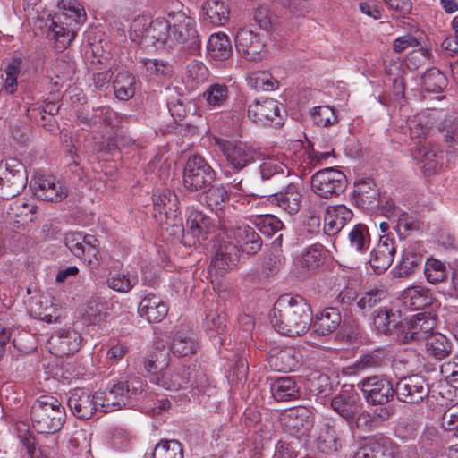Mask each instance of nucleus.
<instances>
[{
	"label": "nucleus",
	"mask_w": 458,
	"mask_h": 458,
	"mask_svg": "<svg viewBox=\"0 0 458 458\" xmlns=\"http://www.w3.org/2000/svg\"><path fill=\"white\" fill-rule=\"evenodd\" d=\"M312 320L310 304L301 296H282L270 313L273 327L281 335L291 337L308 332Z\"/></svg>",
	"instance_id": "nucleus-1"
},
{
	"label": "nucleus",
	"mask_w": 458,
	"mask_h": 458,
	"mask_svg": "<svg viewBox=\"0 0 458 458\" xmlns=\"http://www.w3.org/2000/svg\"><path fill=\"white\" fill-rule=\"evenodd\" d=\"M59 4L68 13L55 14L47 21L46 25L49 29L48 38L54 41V47L61 51L73 40L78 25L84 21L85 11L76 1H62Z\"/></svg>",
	"instance_id": "nucleus-2"
},
{
	"label": "nucleus",
	"mask_w": 458,
	"mask_h": 458,
	"mask_svg": "<svg viewBox=\"0 0 458 458\" xmlns=\"http://www.w3.org/2000/svg\"><path fill=\"white\" fill-rule=\"evenodd\" d=\"M65 419L64 408L54 396L41 395L30 407L31 424L38 433L54 434L59 431Z\"/></svg>",
	"instance_id": "nucleus-3"
},
{
	"label": "nucleus",
	"mask_w": 458,
	"mask_h": 458,
	"mask_svg": "<svg viewBox=\"0 0 458 458\" xmlns=\"http://www.w3.org/2000/svg\"><path fill=\"white\" fill-rule=\"evenodd\" d=\"M143 381L140 377L131 376L118 380L106 392H96L98 407L104 413L112 412L126 406L129 402L143 391Z\"/></svg>",
	"instance_id": "nucleus-4"
},
{
	"label": "nucleus",
	"mask_w": 458,
	"mask_h": 458,
	"mask_svg": "<svg viewBox=\"0 0 458 458\" xmlns=\"http://www.w3.org/2000/svg\"><path fill=\"white\" fill-rule=\"evenodd\" d=\"M170 36L169 18H157L155 21L148 16L136 17L130 27V38L144 48L164 45Z\"/></svg>",
	"instance_id": "nucleus-5"
},
{
	"label": "nucleus",
	"mask_w": 458,
	"mask_h": 458,
	"mask_svg": "<svg viewBox=\"0 0 458 458\" xmlns=\"http://www.w3.org/2000/svg\"><path fill=\"white\" fill-rule=\"evenodd\" d=\"M154 216L160 223L171 225V233H183V225L180 217V203L177 195L171 190L157 191L153 194Z\"/></svg>",
	"instance_id": "nucleus-6"
},
{
	"label": "nucleus",
	"mask_w": 458,
	"mask_h": 458,
	"mask_svg": "<svg viewBox=\"0 0 458 458\" xmlns=\"http://www.w3.org/2000/svg\"><path fill=\"white\" fill-rule=\"evenodd\" d=\"M177 12H169L168 18L170 23L169 38L175 42L184 44L191 49H197L200 46V39L196 30L194 19L187 16L180 8L182 4L179 1L173 3Z\"/></svg>",
	"instance_id": "nucleus-7"
},
{
	"label": "nucleus",
	"mask_w": 458,
	"mask_h": 458,
	"mask_svg": "<svg viewBox=\"0 0 458 458\" xmlns=\"http://www.w3.org/2000/svg\"><path fill=\"white\" fill-rule=\"evenodd\" d=\"M311 191L319 198L332 199L347 188V178L338 169L329 167L316 172L310 178Z\"/></svg>",
	"instance_id": "nucleus-8"
},
{
	"label": "nucleus",
	"mask_w": 458,
	"mask_h": 458,
	"mask_svg": "<svg viewBox=\"0 0 458 458\" xmlns=\"http://www.w3.org/2000/svg\"><path fill=\"white\" fill-rule=\"evenodd\" d=\"M216 179V172L199 155L189 157L183 170V186L190 191H198L209 186Z\"/></svg>",
	"instance_id": "nucleus-9"
},
{
	"label": "nucleus",
	"mask_w": 458,
	"mask_h": 458,
	"mask_svg": "<svg viewBox=\"0 0 458 458\" xmlns=\"http://www.w3.org/2000/svg\"><path fill=\"white\" fill-rule=\"evenodd\" d=\"M27 185L24 165L16 158L4 160V170L0 176V198L11 199L19 195Z\"/></svg>",
	"instance_id": "nucleus-10"
},
{
	"label": "nucleus",
	"mask_w": 458,
	"mask_h": 458,
	"mask_svg": "<svg viewBox=\"0 0 458 458\" xmlns=\"http://www.w3.org/2000/svg\"><path fill=\"white\" fill-rule=\"evenodd\" d=\"M64 244L73 256L83 259L89 266L97 267L99 265V242L95 236L68 232L64 235Z\"/></svg>",
	"instance_id": "nucleus-11"
},
{
	"label": "nucleus",
	"mask_w": 458,
	"mask_h": 458,
	"mask_svg": "<svg viewBox=\"0 0 458 458\" xmlns=\"http://www.w3.org/2000/svg\"><path fill=\"white\" fill-rule=\"evenodd\" d=\"M357 387L363 398L370 405L388 403L394 395V388L390 380L382 375H373L361 379Z\"/></svg>",
	"instance_id": "nucleus-12"
},
{
	"label": "nucleus",
	"mask_w": 458,
	"mask_h": 458,
	"mask_svg": "<svg viewBox=\"0 0 458 458\" xmlns=\"http://www.w3.org/2000/svg\"><path fill=\"white\" fill-rule=\"evenodd\" d=\"M437 326L435 317L430 312L418 313L402 323V331L398 340L403 343L416 340H427Z\"/></svg>",
	"instance_id": "nucleus-13"
},
{
	"label": "nucleus",
	"mask_w": 458,
	"mask_h": 458,
	"mask_svg": "<svg viewBox=\"0 0 458 458\" xmlns=\"http://www.w3.org/2000/svg\"><path fill=\"white\" fill-rule=\"evenodd\" d=\"M240 259L238 245L230 241L219 240L216 245V253L208 267L211 278L222 277L226 271L233 269Z\"/></svg>",
	"instance_id": "nucleus-14"
},
{
	"label": "nucleus",
	"mask_w": 458,
	"mask_h": 458,
	"mask_svg": "<svg viewBox=\"0 0 458 458\" xmlns=\"http://www.w3.org/2000/svg\"><path fill=\"white\" fill-rule=\"evenodd\" d=\"M216 143L228 166L236 172L244 169L255 160V150L242 142L217 139Z\"/></svg>",
	"instance_id": "nucleus-15"
},
{
	"label": "nucleus",
	"mask_w": 458,
	"mask_h": 458,
	"mask_svg": "<svg viewBox=\"0 0 458 458\" xmlns=\"http://www.w3.org/2000/svg\"><path fill=\"white\" fill-rule=\"evenodd\" d=\"M283 429L292 436H303L313 426V414L304 406H297L283 411L279 415Z\"/></svg>",
	"instance_id": "nucleus-16"
},
{
	"label": "nucleus",
	"mask_w": 458,
	"mask_h": 458,
	"mask_svg": "<svg viewBox=\"0 0 458 458\" xmlns=\"http://www.w3.org/2000/svg\"><path fill=\"white\" fill-rule=\"evenodd\" d=\"M428 393L429 386L426 379L417 374L401 378L394 387V394L398 401L406 403H418L424 400Z\"/></svg>",
	"instance_id": "nucleus-17"
},
{
	"label": "nucleus",
	"mask_w": 458,
	"mask_h": 458,
	"mask_svg": "<svg viewBox=\"0 0 458 458\" xmlns=\"http://www.w3.org/2000/svg\"><path fill=\"white\" fill-rule=\"evenodd\" d=\"M282 111L285 113V110L277 100L265 98L255 100L249 106L248 116L257 124L275 123V125H280L283 122Z\"/></svg>",
	"instance_id": "nucleus-18"
},
{
	"label": "nucleus",
	"mask_w": 458,
	"mask_h": 458,
	"mask_svg": "<svg viewBox=\"0 0 458 458\" xmlns=\"http://www.w3.org/2000/svg\"><path fill=\"white\" fill-rule=\"evenodd\" d=\"M186 230L183 229V233H174V235H182L184 241L189 235H191L192 244L196 242H200L206 239L208 233H211L214 228V225L208 216L201 211L198 210L194 207H189L187 208V219H186Z\"/></svg>",
	"instance_id": "nucleus-19"
},
{
	"label": "nucleus",
	"mask_w": 458,
	"mask_h": 458,
	"mask_svg": "<svg viewBox=\"0 0 458 458\" xmlns=\"http://www.w3.org/2000/svg\"><path fill=\"white\" fill-rule=\"evenodd\" d=\"M235 47L246 59L255 61L261 59L266 54V46L258 33L242 28L235 35Z\"/></svg>",
	"instance_id": "nucleus-20"
},
{
	"label": "nucleus",
	"mask_w": 458,
	"mask_h": 458,
	"mask_svg": "<svg viewBox=\"0 0 458 458\" xmlns=\"http://www.w3.org/2000/svg\"><path fill=\"white\" fill-rule=\"evenodd\" d=\"M38 207L34 201L16 199L9 204L6 219L16 228H24L37 218Z\"/></svg>",
	"instance_id": "nucleus-21"
},
{
	"label": "nucleus",
	"mask_w": 458,
	"mask_h": 458,
	"mask_svg": "<svg viewBox=\"0 0 458 458\" xmlns=\"http://www.w3.org/2000/svg\"><path fill=\"white\" fill-rule=\"evenodd\" d=\"M68 406L72 413L80 420L90 419L98 410L95 394L84 388H75L68 398Z\"/></svg>",
	"instance_id": "nucleus-22"
},
{
	"label": "nucleus",
	"mask_w": 458,
	"mask_h": 458,
	"mask_svg": "<svg viewBox=\"0 0 458 458\" xmlns=\"http://www.w3.org/2000/svg\"><path fill=\"white\" fill-rule=\"evenodd\" d=\"M380 196L379 188L370 178L360 179L354 184L353 200L361 209L370 211L378 207Z\"/></svg>",
	"instance_id": "nucleus-23"
},
{
	"label": "nucleus",
	"mask_w": 458,
	"mask_h": 458,
	"mask_svg": "<svg viewBox=\"0 0 458 458\" xmlns=\"http://www.w3.org/2000/svg\"><path fill=\"white\" fill-rule=\"evenodd\" d=\"M394 254L395 248L393 240L387 235H383L371 250L369 263L375 273L382 274L392 265Z\"/></svg>",
	"instance_id": "nucleus-24"
},
{
	"label": "nucleus",
	"mask_w": 458,
	"mask_h": 458,
	"mask_svg": "<svg viewBox=\"0 0 458 458\" xmlns=\"http://www.w3.org/2000/svg\"><path fill=\"white\" fill-rule=\"evenodd\" d=\"M32 187L34 194L43 201L59 202L67 196L66 189L50 175H38Z\"/></svg>",
	"instance_id": "nucleus-25"
},
{
	"label": "nucleus",
	"mask_w": 458,
	"mask_h": 458,
	"mask_svg": "<svg viewBox=\"0 0 458 458\" xmlns=\"http://www.w3.org/2000/svg\"><path fill=\"white\" fill-rule=\"evenodd\" d=\"M423 173L429 176L437 173L443 165V153L437 145H418L412 152Z\"/></svg>",
	"instance_id": "nucleus-26"
},
{
	"label": "nucleus",
	"mask_w": 458,
	"mask_h": 458,
	"mask_svg": "<svg viewBox=\"0 0 458 458\" xmlns=\"http://www.w3.org/2000/svg\"><path fill=\"white\" fill-rule=\"evenodd\" d=\"M190 379L189 368L180 364L173 369L167 367L161 374L154 375L152 383L166 390L177 391L188 385Z\"/></svg>",
	"instance_id": "nucleus-27"
},
{
	"label": "nucleus",
	"mask_w": 458,
	"mask_h": 458,
	"mask_svg": "<svg viewBox=\"0 0 458 458\" xmlns=\"http://www.w3.org/2000/svg\"><path fill=\"white\" fill-rule=\"evenodd\" d=\"M169 365V352L164 346L156 344L140 360V368L147 373L149 380L156 374H161Z\"/></svg>",
	"instance_id": "nucleus-28"
},
{
	"label": "nucleus",
	"mask_w": 458,
	"mask_h": 458,
	"mask_svg": "<svg viewBox=\"0 0 458 458\" xmlns=\"http://www.w3.org/2000/svg\"><path fill=\"white\" fill-rule=\"evenodd\" d=\"M360 398L352 390L341 391L331 400L332 409L346 421L350 422L358 412Z\"/></svg>",
	"instance_id": "nucleus-29"
},
{
	"label": "nucleus",
	"mask_w": 458,
	"mask_h": 458,
	"mask_svg": "<svg viewBox=\"0 0 458 458\" xmlns=\"http://www.w3.org/2000/svg\"><path fill=\"white\" fill-rule=\"evenodd\" d=\"M269 201L289 215H294L300 210L301 194L296 184L289 183L282 191L271 193Z\"/></svg>",
	"instance_id": "nucleus-30"
},
{
	"label": "nucleus",
	"mask_w": 458,
	"mask_h": 458,
	"mask_svg": "<svg viewBox=\"0 0 458 458\" xmlns=\"http://www.w3.org/2000/svg\"><path fill=\"white\" fill-rule=\"evenodd\" d=\"M352 211L344 205L329 206L324 216V230L328 235H335L352 220Z\"/></svg>",
	"instance_id": "nucleus-31"
},
{
	"label": "nucleus",
	"mask_w": 458,
	"mask_h": 458,
	"mask_svg": "<svg viewBox=\"0 0 458 458\" xmlns=\"http://www.w3.org/2000/svg\"><path fill=\"white\" fill-rule=\"evenodd\" d=\"M50 343L58 356L72 355L80 350L81 336L75 330L57 331Z\"/></svg>",
	"instance_id": "nucleus-32"
},
{
	"label": "nucleus",
	"mask_w": 458,
	"mask_h": 458,
	"mask_svg": "<svg viewBox=\"0 0 458 458\" xmlns=\"http://www.w3.org/2000/svg\"><path fill=\"white\" fill-rule=\"evenodd\" d=\"M423 262V255L417 246L406 248L402 255L400 262L393 269L394 277H408L420 268Z\"/></svg>",
	"instance_id": "nucleus-33"
},
{
	"label": "nucleus",
	"mask_w": 458,
	"mask_h": 458,
	"mask_svg": "<svg viewBox=\"0 0 458 458\" xmlns=\"http://www.w3.org/2000/svg\"><path fill=\"white\" fill-rule=\"evenodd\" d=\"M372 315L373 323L379 333L395 334L397 336L398 333H401L403 320H401L400 315L391 309L379 308V310H375Z\"/></svg>",
	"instance_id": "nucleus-34"
},
{
	"label": "nucleus",
	"mask_w": 458,
	"mask_h": 458,
	"mask_svg": "<svg viewBox=\"0 0 458 458\" xmlns=\"http://www.w3.org/2000/svg\"><path fill=\"white\" fill-rule=\"evenodd\" d=\"M138 311L140 317L148 322H160L168 312L167 305L157 295L145 296L139 304Z\"/></svg>",
	"instance_id": "nucleus-35"
},
{
	"label": "nucleus",
	"mask_w": 458,
	"mask_h": 458,
	"mask_svg": "<svg viewBox=\"0 0 458 458\" xmlns=\"http://www.w3.org/2000/svg\"><path fill=\"white\" fill-rule=\"evenodd\" d=\"M400 301L407 309L420 310L430 306L433 302V297L428 288L412 286L402 292Z\"/></svg>",
	"instance_id": "nucleus-36"
},
{
	"label": "nucleus",
	"mask_w": 458,
	"mask_h": 458,
	"mask_svg": "<svg viewBox=\"0 0 458 458\" xmlns=\"http://www.w3.org/2000/svg\"><path fill=\"white\" fill-rule=\"evenodd\" d=\"M273 397L277 402H288L299 399L300 386L292 377H282L275 379L270 386Z\"/></svg>",
	"instance_id": "nucleus-37"
},
{
	"label": "nucleus",
	"mask_w": 458,
	"mask_h": 458,
	"mask_svg": "<svg viewBox=\"0 0 458 458\" xmlns=\"http://www.w3.org/2000/svg\"><path fill=\"white\" fill-rule=\"evenodd\" d=\"M236 245L249 255L256 254L262 246V240L259 233L249 225L238 226L234 231Z\"/></svg>",
	"instance_id": "nucleus-38"
},
{
	"label": "nucleus",
	"mask_w": 458,
	"mask_h": 458,
	"mask_svg": "<svg viewBox=\"0 0 458 458\" xmlns=\"http://www.w3.org/2000/svg\"><path fill=\"white\" fill-rule=\"evenodd\" d=\"M170 350L178 357L194 354L197 350L194 332L186 328L177 330L173 336Z\"/></svg>",
	"instance_id": "nucleus-39"
},
{
	"label": "nucleus",
	"mask_w": 458,
	"mask_h": 458,
	"mask_svg": "<svg viewBox=\"0 0 458 458\" xmlns=\"http://www.w3.org/2000/svg\"><path fill=\"white\" fill-rule=\"evenodd\" d=\"M342 323V317L339 310L335 307H328L323 310L320 315L317 316L313 323V330L319 335H326L335 332Z\"/></svg>",
	"instance_id": "nucleus-40"
},
{
	"label": "nucleus",
	"mask_w": 458,
	"mask_h": 458,
	"mask_svg": "<svg viewBox=\"0 0 458 458\" xmlns=\"http://www.w3.org/2000/svg\"><path fill=\"white\" fill-rule=\"evenodd\" d=\"M387 297V293L381 288H371L361 293L355 302V310L362 315H367L377 308Z\"/></svg>",
	"instance_id": "nucleus-41"
},
{
	"label": "nucleus",
	"mask_w": 458,
	"mask_h": 458,
	"mask_svg": "<svg viewBox=\"0 0 458 458\" xmlns=\"http://www.w3.org/2000/svg\"><path fill=\"white\" fill-rule=\"evenodd\" d=\"M202 12L208 21L216 26H223L229 20L230 8L226 0H207Z\"/></svg>",
	"instance_id": "nucleus-42"
},
{
	"label": "nucleus",
	"mask_w": 458,
	"mask_h": 458,
	"mask_svg": "<svg viewBox=\"0 0 458 458\" xmlns=\"http://www.w3.org/2000/svg\"><path fill=\"white\" fill-rule=\"evenodd\" d=\"M354 458H394V453L386 440L369 438L358 449Z\"/></svg>",
	"instance_id": "nucleus-43"
},
{
	"label": "nucleus",
	"mask_w": 458,
	"mask_h": 458,
	"mask_svg": "<svg viewBox=\"0 0 458 458\" xmlns=\"http://www.w3.org/2000/svg\"><path fill=\"white\" fill-rule=\"evenodd\" d=\"M226 314L221 309L210 310L206 316L205 327L210 338H217L223 344V336L227 332Z\"/></svg>",
	"instance_id": "nucleus-44"
},
{
	"label": "nucleus",
	"mask_w": 458,
	"mask_h": 458,
	"mask_svg": "<svg viewBox=\"0 0 458 458\" xmlns=\"http://www.w3.org/2000/svg\"><path fill=\"white\" fill-rule=\"evenodd\" d=\"M207 50L211 58L218 61L227 60L233 53L231 42L223 32L215 33L209 37Z\"/></svg>",
	"instance_id": "nucleus-45"
},
{
	"label": "nucleus",
	"mask_w": 458,
	"mask_h": 458,
	"mask_svg": "<svg viewBox=\"0 0 458 458\" xmlns=\"http://www.w3.org/2000/svg\"><path fill=\"white\" fill-rule=\"evenodd\" d=\"M28 310L35 318H39L47 323H52L57 318V316L53 314L55 308L49 298L46 296L31 297L28 303Z\"/></svg>",
	"instance_id": "nucleus-46"
},
{
	"label": "nucleus",
	"mask_w": 458,
	"mask_h": 458,
	"mask_svg": "<svg viewBox=\"0 0 458 458\" xmlns=\"http://www.w3.org/2000/svg\"><path fill=\"white\" fill-rule=\"evenodd\" d=\"M113 89L119 100H129L136 91V78L129 72H118L113 81Z\"/></svg>",
	"instance_id": "nucleus-47"
},
{
	"label": "nucleus",
	"mask_w": 458,
	"mask_h": 458,
	"mask_svg": "<svg viewBox=\"0 0 458 458\" xmlns=\"http://www.w3.org/2000/svg\"><path fill=\"white\" fill-rule=\"evenodd\" d=\"M349 248L358 255H364L370 246V235L367 225H355L348 233Z\"/></svg>",
	"instance_id": "nucleus-48"
},
{
	"label": "nucleus",
	"mask_w": 458,
	"mask_h": 458,
	"mask_svg": "<svg viewBox=\"0 0 458 458\" xmlns=\"http://www.w3.org/2000/svg\"><path fill=\"white\" fill-rule=\"evenodd\" d=\"M253 20L260 30L268 33L275 31L280 26V19L267 5H260L253 12Z\"/></svg>",
	"instance_id": "nucleus-49"
},
{
	"label": "nucleus",
	"mask_w": 458,
	"mask_h": 458,
	"mask_svg": "<svg viewBox=\"0 0 458 458\" xmlns=\"http://www.w3.org/2000/svg\"><path fill=\"white\" fill-rule=\"evenodd\" d=\"M426 348L428 355L437 360L446 358L451 352V343L441 333H434L426 340Z\"/></svg>",
	"instance_id": "nucleus-50"
},
{
	"label": "nucleus",
	"mask_w": 458,
	"mask_h": 458,
	"mask_svg": "<svg viewBox=\"0 0 458 458\" xmlns=\"http://www.w3.org/2000/svg\"><path fill=\"white\" fill-rule=\"evenodd\" d=\"M317 446L325 454H335L341 447L336 430L329 423H325L318 438Z\"/></svg>",
	"instance_id": "nucleus-51"
},
{
	"label": "nucleus",
	"mask_w": 458,
	"mask_h": 458,
	"mask_svg": "<svg viewBox=\"0 0 458 458\" xmlns=\"http://www.w3.org/2000/svg\"><path fill=\"white\" fill-rule=\"evenodd\" d=\"M268 362L273 369L284 372L293 370L298 363L294 357V350L291 348L271 354Z\"/></svg>",
	"instance_id": "nucleus-52"
},
{
	"label": "nucleus",
	"mask_w": 458,
	"mask_h": 458,
	"mask_svg": "<svg viewBox=\"0 0 458 458\" xmlns=\"http://www.w3.org/2000/svg\"><path fill=\"white\" fill-rule=\"evenodd\" d=\"M424 89L431 93L442 92L447 86L445 75L437 68L427 70L421 77Z\"/></svg>",
	"instance_id": "nucleus-53"
},
{
	"label": "nucleus",
	"mask_w": 458,
	"mask_h": 458,
	"mask_svg": "<svg viewBox=\"0 0 458 458\" xmlns=\"http://www.w3.org/2000/svg\"><path fill=\"white\" fill-rule=\"evenodd\" d=\"M285 172L289 174L287 167L276 158L265 159L260 165V174L264 181L272 180L276 182L286 178Z\"/></svg>",
	"instance_id": "nucleus-54"
},
{
	"label": "nucleus",
	"mask_w": 458,
	"mask_h": 458,
	"mask_svg": "<svg viewBox=\"0 0 458 458\" xmlns=\"http://www.w3.org/2000/svg\"><path fill=\"white\" fill-rule=\"evenodd\" d=\"M247 83L251 89L259 91H271L278 87V81L265 71H256L249 73Z\"/></svg>",
	"instance_id": "nucleus-55"
},
{
	"label": "nucleus",
	"mask_w": 458,
	"mask_h": 458,
	"mask_svg": "<svg viewBox=\"0 0 458 458\" xmlns=\"http://www.w3.org/2000/svg\"><path fill=\"white\" fill-rule=\"evenodd\" d=\"M152 458H183L182 445L174 439H161L153 450Z\"/></svg>",
	"instance_id": "nucleus-56"
},
{
	"label": "nucleus",
	"mask_w": 458,
	"mask_h": 458,
	"mask_svg": "<svg viewBox=\"0 0 458 458\" xmlns=\"http://www.w3.org/2000/svg\"><path fill=\"white\" fill-rule=\"evenodd\" d=\"M138 283V276L130 272L110 273L107 278L108 286L120 293H128Z\"/></svg>",
	"instance_id": "nucleus-57"
},
{
	"label": "nucleus",
	"mask_w": 458,
	"mask_h": 458,
	"mask_svg": "<svg viewBox=\"0 0 458 458\" xmlns=\"http://www.w3.org/2000/svg\"><path fill=\"white\" fill-rule=\"evenodd\" d=\"M385 363L384 353L376 350L371 352L361 355L359 360L350 368L352 373H360L366 369L382 367Z\"/></svg>",
	"instance_id": "nucleus-58"
},
{
	"label": "nucleus",
	"mask_w": 458,
	"mask_h": 458,
	"mask_svg": "<svg viewBox=\"0 0 458 458\" xmlns=\"http://www.w3.org/2000/svg\"><path fill=\"white\" fill-rule=\"evenodd\" d=\"M307 388L316 395L328 394L332 390L330 378L327 375L320 371H313L307 377Z\"/></svg>",
	"instance_id": "nucleus-59"
},
{
	"label": "nucleus",
	"mask_w": 458,
	"mask_h": 458,
	"mask_svg": "<svg viewBox=\"0 0 458 458\" xmlns=\"http://www.w3.org/2000/svg\"><path fill=\"white\" fill-rule=\"evenodd\" d=\"M203 98L209 106L219 107L227 100L228 88L225 84H212L204 91Z\"/></svg>",
	"instance_id": "nucleus-60"
},
{
	"label": "nucleus",
	"mask_w": 458,
	"mask_h": 458,
	"mask_svg": "<svg viewBox=\"0 0 458 458\" xmlns=\"http://www.w3.org/2000/svg\"><path fill=\"white\" fill-rule=\"evenodd\" d=\"M313 123L321 127H328L336 123L335 109L329 106H315L310 111Z\"/></svg>",
	"instance_id": "nucleus-61"
},
{
	"label": "nucleus",
	"mask_w": 458,
	"mask_h": 458,
	"mask_svg": "<svg viewBox=\"0 0 458 458\" xmlns=\"http://www.w3.org/2000/svg\"><path fill=\"white\" fill-rule=\"evenodd\" d=\"M227 198V190L223 185H211L205 191L206 204L211 209H221Z\"/></svg>",
	"instance_id": "nucleus-62"
},
{
	"label": "nucleus",
	"mask_w": 458,
	"mask_h": 458,
	"mask_svg": "<svg viewBox=\"0 0 458 458\" xmlns=\"http://www.w3.org/2000/svg\"><path fill=\"white\" fill-rule=\"evenodd\" d=\"M424 274L428 282L433 284L444 281L447 276L445 266L435 259H429L426 261Z\"/></svg>",
	"instance_id": "nucleus-63"
},
{
	"label": "nucleus",
	"mask_w": 458,
	"mask_h": 458,
	"mask_svg": "<svg viewBox=\"0 0 458 458\" xmlns=\"http://www.w3.org/2000/svg\"><path fill=\"white\" fill-rule=\"evenodd\" d=\"M441 131L448 148L458 154V118L445 119L442 123Z\"/></svg>",
	"instance_id": "nucleus-64"
}]
</instances>
